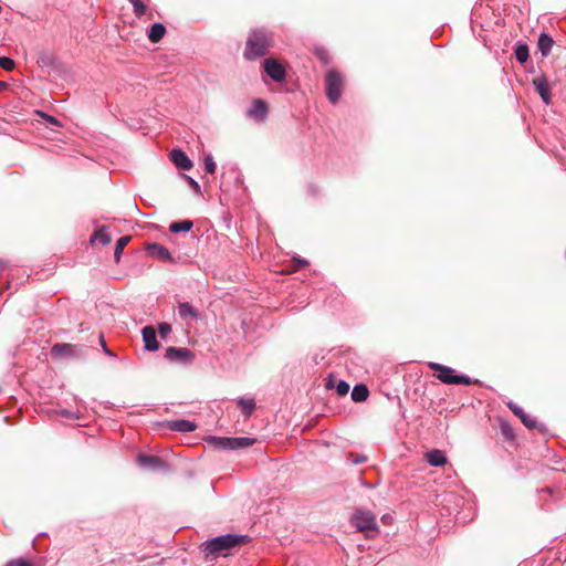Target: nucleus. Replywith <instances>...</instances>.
Instances as JSON below:
<instances>
[{
    "label": "nucleus",
    "mask_w": 566,
    "mask_h": 566,
    "mask_svg": "<svg viewBox=\"0 0 566 566\" xmlns=\"http://www.w3.org/2000/svg\"><path fill=\"white\" fill-rule=\"evenodd\" d=\"M350 396L353 401L363 402L367 400L369 396V389L365 384H357L354 386Z\"/></svg>",
    "instance_id": "22"
},
{
    "label": "nucleus",
    "mask_w": 566,
    "mask_h": 566,
    "mask_svg": "<svg viewBox=\"0 0 566 566\" xmlns=\"http://www.w3.org/2000/svg\"><path fill=\"white\" fill-rule=\"evenodd\" d=\"M315 55L317 56V59L324 64V65H327L329 63V55H328V52L323 49V48H318L315 50Z\"/></svg>",
    "instance_id": "33"
},
{
    "label": "nucleus",
    "mask_w": 566,
    "mask_h": 566,
    "mask_svg": "<svg viewBox=\"0 0 566 566\" xmlns=\"http://www.w3.org/2000/svg\"><path fill=\"white\" fill-rule=\"evenodd\" d=\"M293 261L297 264V268H302L308 264V262L305 259H302L300 256L293 258Z\"/></svg>",
    "instance_id": "40"
},
{
    "label": "nucleus",
    "mask_w": 566,
    "mask_h": 566,
    "mask_svg": "<svg viewBox=\"0 0 566 566\" xmlns=\"http://www.w3.org/2000/svg\"><path fill=\"white\" fill-rule=\"evenodd\" d=\"M146 250L151 258H154L158 261L169 262V263L177 262L176 259L169 252V250L160 243H157V242L149 243L147 245Z\"/></svg>",
    "instance_id": "9"
},
{
    "label": "nucleus",
    "mask_w": 566,
    "mask_h": 566,
    "mask_svg": "<svg viewBox=\"0 0 566 566\" xmlns=\"http://www.w3.org/2000/svg\"><path fill=\"white\" fill-rule=\"evenodd\" d=\"M158 333L161 338H166L171 333V326L168 323H160L158 325Z\"/></svg>",
    "instance_id": "35"
},
{
    "label": "nucleus",
    "mask_w": 566,
    "mask_h": 566,
    "mask_svg": "<svg viewBox=\"0 0 566 566\" xmlns=\"http://www.w3.org/2000/svg\"><path fill=\"white\" fill-rule=\"evenodd\" d=\"M428 367L436 371V377L439 379L442 384L446 385H464L470 386L473 384H478L479 380L471 379L468 375L464 374H458L455 369L452 367L442 365L440 363H428Z\"/></svg>",
    "instance_id": "3"
},
{
    "label": "nucleus",
    "mask_w": 566,
    "mask_h": 566,
    "mask_svg": "<svg viewBox=\"0 0 566 566\" xmlns=\"http://www.w3.org/2000/svg\"><path fill=\"white\" fill-rule=\"evenodd\" d=\"M533 85L535 91L541 96L544 104L549 105L552 102V92L551 87L545 77H537L533 80Z\"/></svg>",
    "instance_id": "14"
},
{
    "label": "nucleus",
    "mask_w": 566,
    "mask_h": 566,
    "mask_svg": "<svg viewBox=\"0 0 566 566\" xmlns=\"http://www.w3.org/2000/svg\"><path fill=\"white\" fill-rule=\"evenodd\" d=\"M136 17L142 18L146 13V6L142 0H128Z\"/></svg>",
    "instance_id": "29"
},
{
    "label": "nucleus",
    "mask_w": 566,
    "mask_h": 566,
    "mask_svg": "<svg viewBox=\"0 0 566 566\" xmlns=\"http://www.w3.org/2000/svg\"><path fill=\"white\" fill-rule=\"evenodd\" d=\"M237 405L241 408L242 413L245 417H250L255 409V401L253 398H239Z\"/></svg>",
    "instance_id": "24"
},
{
    "label": "nucleus",
    "mask_w": 566,
    "mask_h": 566,
    "mask_svg": "<svg viewBox=\"0 0 566 566\" xmlns=\"http://www.w3.org/2000/svg\"><path fill=\"white\" fill-rule=\"evenodd\" d=\"M99 343H101V346L103 348V352L111 356V357H115V354L106 346V343H105V339H104V336L103 335H99Z\"/></svg>",
    "instance_id": "37"
},
{
    "label": "nucleus",
    "mask_w": 566,
    "mask_h": 566,
    "mask_svg": "<svg viewBox=\"0 0 566 566\" xmlns=\"http://www.w3.org/2000/svg\"><path fill=\"white\" fill-rule=\"evenodd\" d=\"M81 353V347L69 343H56L51 347V356L55 359L77 357Z\"/></svg>",
    "instance_id": "6"
},
{
    "label": "nucleus",
    "mask_w": 566,
    "mask_h": 566,
    "mask_svg": "<svg viewBox=\"0 0 566 566\" xmlns=\"http://www.w3.org/2000/svg\"><path fill=\"white\" fill-rule=\"evenodd\" d=\"M137 463L140 467H146L151 470H158L165 465V462L157 455H148L144 453H139L137 455Z\"/></svg>",
    "instance_id": "16"
},
{
    "label": "nucleus",
    "mask_w": 566,
    "mask_h": 566,
    "mask_svg": "<svg viewBox=\"0 0 566 566\" xmlns=\"http://www.w3.org/2000/svg\"><path fill=\"white\" fill-rule=\"evenodd\" d=\"M263 69L269 77H271L274 82H282L285 80L286 71L283 64H281L275 59H266L263 62Z\"/></svg>",
    "instance_id": "8"
},
{
    "label": "nucleus",
    "mask_w": 566,
    "mask_h": 566,
    "mask_svg": "<svg viewBox=\"0 0 566 566\" xmlns=\"http://www.w3.org/2000/svg\"><path fill=\"white\" fill-rule=\"evenodd\" d=\"M255 441L256 440L254 438H249V437L231 438L232 450H240V449L249 448V447L253 446L255 443Z\"/></svg>",
    "instance_id": "26"
},
{
    "label": "nucleus",
    "mask_w": 566,
    "mask_h": 566,
    "mask_svg": "<svg viewBox=\"0 0 566 566\" xmlns=\"http://www.w3.org/2000/svg\"><path fill=\"white\" fill-rule=\"evenodd\" d=\"M167 428L176 432H192L197 429V424L193 421L186 419L170 420L167 422Z\"/></svg>",
    "instance_id": "15"
},
{
    "label": "nucleus",
    "mask_w": 566,
    "mask_h": 566,
    "mask_svg": "<svg viewBox=\"0 0 566 566\" xmlns=\"http://www.w3.org/2000/svg\"><path fill=\"white\" fill-rule=\"evenodd\" d=\"M178 315L182 319H197L199 313L190 303L184 302L178 305Z\"/></svg>",
    "instance_id": "20"
},
{
    "label": "nucleus",
    "mask_w": 566,
    "mask_h": 566,
    "mask_svg": "<svg viewBox=\"0 0 566 566\" xmlns=\"http://www.w3.org/2000/svg\"><path fill=\"white\" fill-rule=\"evenodd\" d=\"M165 358L170 363L188 364L193 359V354L186 347L170 346L166 349Z\"/></svg>",
    "instance_id": "7"
},
{
    "label": "nucleus",
    "mask_w": 566,
    "mask_h": 566,
    "mask_svg": "<svg viewBox=\"0 0 566 566\" xmlns=\"http://www.w3.org/2000/svg\"><path fill=\"white\" fill-rule=\"evenodd\" d=\"M507 407L510 410L521 419L522 423L528 428V429H535L537 427V421L534 417L527 415L523 408H521L518 405L514 403L513 401H510L507 403Z\"/></svg>",
    "instance_id": "12"
},
{
    "label": "nucleus",
    "mask_w": 566,
    "mask_h": 566,
    "mask_svg": "<svg viewBox=\"0 0 566 566\" xmlns=\"http://www.w3.org/2000/svg\"><path fill=\"white\" fill-rule=\"evenodd\" d=\"M366 461H367V457L364 454H358L355 452H349L347 454V462H349L352 464H361V463H365Z\"/></svg>",
    "instance_id": "30"
},
{
    "label": "nucleus",
    "mask_w": 566,
    "mask_h": 566,
    "mask_svg": "<svg viewBox=\"0 0 566 566\" xmlns=\"http://www.w3.org/2000/svg\"><path fill=\"white\" fill-rule=\"evenodd\" d=\"M553 45V38L548 33L542 32L537 41V46L542 55L547 56L551 53Z\"/></svg>",
    "instance_id": "19"
},
{
    "label": "nucleus",
    "mask_w": 566,
    "mask_h": 566,
    "mask_svg": "<svg viewBox=\"0 0 566 566\" xmlns=\"http://www.w3.org/2000/svg\"><path fill=\"white\" fill-rule=\"evenodd\" d=\"M14 61L8 56H0V67L11 71L14 67Z\"/></svg>",
    "instance_id": "34"
},
{
    "label": "nucleus",
    "mask_w": 566,
    "mask_h": 566,
    "mask_svg": "<svg viewBox=\"0 0 566 566\" xmlns=\"http://www.w3.org/2000/svg\"><path fill=\"white\" fill-rule=\"evenodd\" d=\"M187 180H188V184L190 186V188L196 192V193H200V186L199 184L191 177L187 176L186 177Z\"/></svg>",
    "instance_id": "38"
},
{
    "label": "nucleus",
    "mask_w": 566,
    "mask_h": 566,
    "mask_svg": "<svg viewBox=\"0 0 566 566\" xmlns=\"http://www.w3.org/2000/svg\"><path fill=\"white\" fill-rule=\"evenodd\" d=\"M326 386H327V387H331V386H332V384H331V379L327 381V385H326Z\"/></svg>",
    "instance_id": "43"
},
{
    "label": "nucleus",
    "mask_w": 566,
    "mask_h": 566,
    "mask_svg": "<svg viewBox=\"0 0 566 566\" xmlns=\"http://www.w3.org/2000/svg\"><path fill=\"white\" fill-rule=\"evenodd\" d=\"M350 524L359 532H378L376 516L368 510H356L350 517Z\"/></svg>",
    "instance_id": "4"
},
{
    "label": "nucleus",
    "mask_w": 566,
    "mask_h": 566,
    "mask_svg": "<svg viewBox=\"0 0 566 566\" xmlns=\"http://www.w3.org/2000/svg\"><path fill=\"white\" fill-rule=\"evenodd\" d=\"M335 389L338 396H345L349 391V384L345 380H338Z\"/></svg>",
    "instance_id": "32"
},
{
    "label": "nucleus",
    "mask_w": 566,
    "mask_h": 566,
    "mask_svg": "<svg viewBox=\"0 0 566 566\" xmlns=\"http://www.w3.org/2000/svg\"><path fill=\"white\" fill-rule=\"evenodd\" d=\"M6 566H32V564L24 558H17L8 562Z\"/></svg>",
    "instance_id": "36"
},
{
    "label": "nucleus",
    "mask_w": 566,
    "mask_h": 566,
    "mask_svg": "<svg viewBox=\"0 0 566 566\" xmlns=\"http://www.w3.org/2000/svg\"><path fill=\"white\" fill-rule=\"evenodd\" d=\"M142 336L146 350L155 352L159 348V342L157 340V333L154 326L148 325L143 327Z\"/></svg>",
    "instance_id": "11"
},
{
    "label": "nucleus",
    "mask_w": 566,
    "mask_h": 566,
    "mask_svg": "<svg viewBox=\"0 0 566 566\" xmlns=\"http://www.w3.org/2000/svg\"><path fill=\"white\" fill-rule=\"evenodd\" d=\"M268 104L263 99L258 98L252 103L251 107L248 109L247 116L258 123H263L268 117Z\"/></svg>",
    "instance_id": "10"
},
{
    "label": "nucleus",
    "mask_w": 566,
    "mask_h": 566,
    "mask_svg": "<svg viewBox=\"0 0 566 566\" xmlns=\"http://www.w3.org/2000/svg\"><path fill=\"white\" fill-rule=\"evenodd\" d=\"M193 222L189 219L180 220L171 222L169 226V231L172 233H179V232H188L192 229Z\"/></svg>",
    "instance_id": "25"
},
{
    "label": "nucleus",
    "mask_w": 566,
    "mask_h": 566,
    "mask_svg": "<svg viewBox=\"0 0 566 566\" xmlns=\"http://www.w3.org/2000/svg\"><path fill=\"white\" fill-rule=\"evenodd\" d=\"M170 160L181 170H189L192 167V161L187 154L179 148H175L170 151Z\"/></svg>",
    "instance_id": "13"
},
{
    "label": "nucleus",
    "mask_w": 566,
    "mask_h": 566,
    "mask_svg": "<svg viewBox=\"0 0 566 566\" xmlns=\"http://www.w3.org/2000/svg\"><path fill=\"white\" fill-rule=\"evenodd\" d=\"M502 432H503V434H504V436H506V437H511V430H510L509 428H504V427H503V428H502Z\"/></svg>",
    "instance_id": "41"
},
{
    "label": "nucleus",
    "mask_w": 566,
    "mask_h": 566,
    "mask_svg": "<svg viewBox=\"0 0 566 566\" xmlns=\"http://www.w3.org/2000/svg\"><path fill=\"white\" fill-rule=\"evenodd\" d=\"M206 441L219 450H232L231 438L209 436Z\"/></svg>",
    "instance_id": "21"
},
{
    "label": "nucleus",
    "mask_w": 566,
    "mask_h": 566,
    "mask_svg": "<svg viewBox=\"0 0 566 566\" xmlns=\"http://www.w3.org/2000/svg\"><path fill=\"white\" fill-rule=\"evenodd\" d=\"M7 87H8V83L0 81V91L4 90Z\"/></svg>",
    "instance_id": "42"
},
{
    "label": "nucleus",
    "mask_w": 566,
    "mask_h": 566,
    "mask_svg": "<svg viewBox=\"0 0 566 566\" xmlns=\"http://www.w3.org/2000/svg\"><path fill=\"white\" fill-rule=\"evenodd\" d=\"M40 115L50 124L52 125H55V126H61L59 119H56L55 117L51 116V115H48V114H44V113H40Z\"/></svg>",
    "instance_id": "39"
},
{
    "label": "nucleus",
    "mask_w": 566,
    "mask_h": 566,
    "mask_svg": "<svg viewBox=\"0 0 566 566\" xmlns=\"http://www.w3.org/2000/svg\"><path fill=\"white\" fill-rule=\"evenodd\" d=\"M205 169L210 175H213L217 170V165L212 155L210 154L205 157Z\"/></svg>",
    "instance_id": "31"
},
{
    "label": "nucleus",
    "mask_w": 566,
    "mask_h": 566,
    "mask_svg": "<svg viewBox=\"0 0 566 566\" xmlns=\"http://www.w3.org/2000/svg\"><path fill=\"white\" fill-rule=\"evenodd\" d=\"M273 32L265 28L252 29L245 42L243 56L248 61L265 55L273 45Z\"/></svg>",
    "instance_id": "2"
},
{
    "label": "nucleus",
    "mask_w": 566,
    "mask_h": 566,
    "mask_svg": "<svg viewBox=\"0 0 566 566\" xmlns=\"http://www.w3.org/2000/svg\"><path fill=\"white\" fill-rule=\"evenodd\" d=\"M514 55L515 59L521 63L524 64L527 62L530 57V49L528 45L525 42H517L514 49Z\"/></svg>",
    "instance_id": "23"
},
{
    "label": "nucleus",
    "mask_w": 566,
    "mask_h": 566,
    "mask_svg": "<svg viewBox=\"0 0 566 566\" xmlns=\"http://www.w3.org/2000/svg\"><path fill=\"white\" fill-rule=\"evenodd\" d=\"M343 78L340 73L329 70L325 76V92L328 101L336 104L342 95Z\"/></svg>",
    "instance_id": "5"
},
{
    "label": "nucleus",
    "mask_w": 566,
    "mask_h": 566,
    "mask_svg": "<svg viewBox=\"0 0 566 566\" xmlns=\"http://www.w3.org/2000/svg\"><path fill=\"white\" fill-rule=\"evenodd\" d=\"M166 34V27L160 23L156 22L150 25V28L147 31L148 40L151 43H158Z\"/></svg>",
    "instance_id": "17"
},
{
    "label": "nucleus",
    "mask_w": 566,
    "mask_h": 566,
    "mask_svg": "<svg viewBox=\"0 0 566 566\" xmlns=\"http://www.w3.org/2000/svg\"><path fill=\"white\" fill-rule=\"evenodd\" d=\"M92 241H99L103 245L111 242V235L105 231L104 227L96 229L91 238Z\"/></svg>",
    "instance_id": "28"
},
{
    "label": "nucleus",
    "mask_w": 566,
    "mask_h": 566,
    "mask_svg": "<svg viewBox=\"0 0 566 566\" xmlns=\"http://www.w3.org/2000/svg\"><path fill=\"white\" fill-rule=\"evenodd\" d=\"M250 542V536L245 534H223L205 541L201 544V551L206 558L214 559L218 556H228L230 552Z\"/></svg>",
    "instance_id": "1"
},
{
    "label": "nucleus",
    "mask_w": 566,
    "mask_h": 566,
    "mask_svg": "<svg viewBox=\"0 0 566 566\" xmlns=\"http://www.w3.org/2000/svg\"><path fill=\"white\" fill-rule=\"evenodd\" d=\"M427 461L432 467H442L447 463V455L439 449H433L426 454Z\"/></svg>",
    "instance_id": "18"
},
{
    "label": "nucleus",
    "mask_w": 566,
    "mask_h": 566,
    "mask_svg": "<svg viewBox=\"0 0 566 566\" xmlns=\"http://www.w3.org/2000/svg\"><path fill=\"white\" fill-rule=\"evenodd\" d=\"M129 240H130V237H128V235H123L117 239V241L115 243V250H114V258H115L116 262L119 261L123 250L128 244Z\"/></svg>",
    "instance_id": "27"
}]
</instances>
